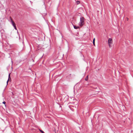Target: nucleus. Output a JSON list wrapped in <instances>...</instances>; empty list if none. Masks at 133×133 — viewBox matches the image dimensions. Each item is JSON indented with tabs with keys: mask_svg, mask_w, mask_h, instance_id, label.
<instances>
[{
	"mask_svg": "<svg viewBox=\"0 0 133 133\" xmlns=\"http://www.w3.org/2000/svg\"><path fill=\"white\" fill-rule=\"evenodd\" d=\"M14 28L16 29V30H17V28H16V26H14Z\"/></svg>",
	"mask_w": 133,
	"mask_h": 133,
	"instance_id": "9b49d317",
	"label": "nucleus"
},
{
	"mask_svg": "<svg viewBox=\"0 0 133 133\" xmlns=\"http://www.w3.org/2000/svg\"><path fill=\"white\" fill-rule=\"evenodd\" d=\"M30 2L31 3H32V2H31V1H30Z\"/></svg>",
	"mask_w": 133,
	"mask_h": 133,
	"instance_id": "4468645a",
	"label": "nucleus"
},
{
	"mask_svg": "<svg viewBox=\"0 0 133 133\" xmlns=\"http://www.w3.org/2000/svg\"><path fill=\"white\" fill-rule=\"evenodd\" d=\"M11 62H12V61H11Z\"/></svg>",
	"mask_w": 133,
	"mask_h": 133,
	"instance_id": "2eb2a0df",
	"label": "nucleus"
},
{
	"mask_svg": "<svg viewBox=\"0 0 133 133\" xmlns=\"http://www.w3.org/2000/svg\"><path fill=\"white\" fill-rule=\"evenodd\" d=\"M112 42V38H109L108 41V43L109 47L110 48L111 46V45Z\"/></svg>",
	"mask_w": 133,
	"mask_h": 133,
	"instance_id": "f03ea898",
	"label": "nucleus"
},
{
	"mask_svg": "<svg viewBox=\"0 0 133 133\" xmlns=\"http://www.w3.org/2000/svg\"><path fill=\"white\" fill-rule=\"evenodd\" d=\"M88 75L85 78V80L86 81H87L88 79Z\"/></svg>",
	"mask_w": 133,
	"mask_h": 133,
	"instance_id": "39448f33",
	"label": "nucleus"
},
{
	"mask_svg": "<svg viewBox=\"0 0 133 133\" xmlns=\"http://www.w3.org/2000/svg\"><path fill=\"white\" fill-rule=\"evenodd\" d=\"M10 19L11 20L10 22H11V23L12 25L13 26H15L16 24H15V22H14L12 21L11 18L10 17Z\"/></svg>",
	"mask_w": 133,
	"mask_h": 133,
	"instance_id": "7ed1b4c3",
	"label": "nucleus"
},
{
	"mask_svg": "<svg viewBox=\"0 0 133 133\" xmlns=\"http://www.w3.org/2000/svg\"><path fill=\"white\" fill-rule=\"evenodd\" d=\"M84 24V18L83 17H81L80 18V21L79 23V25L81 26H82Z\"/></svg>",
	"mask_w": 133,
	"mask_h": 133,
	"instance_id": "f257e3e1",
	"label": "nucleus"
},
{
	"mask_svg": "<svg viewBox=\"0 0 133 133\" xmlns=\"http://www.w3.org/2000/svg\"><path fill=\"white\" fill-rule=\"evenodd\" d=\"M127 18V20L128 21V20L129 19V18Z\"/></svg>",
	"mask_w": 133,
	"mask_h": 133,
	"instance_id": "ddd939ff",
	"label": "nucleus"
},
{
	"mask_svg": "<svg viewBox=\"0 0 133 133\" xmlns=\"http://www.w3.org/2000/svg\"><path fill=\"white\" fill-rule=\"evenodd\" d=\"M93 45L95 46V38H94L93 40Z\"/></svg>",
	"mask_w": 133,
	"mask_h": 133,
	"instance_id": "423d86ee",
	"label": "nucleus"
},
{
	"mask_svg": "<svg viewBox=\"0 0 133 133\" xmlns=\"http://www.w3.org/2000/svg\"><path fill=\"white\" fill-rule=\"evenodd\" d=\"M76 2L77 4H79L80 2L79 1H77Z\"/></svg>",
	"mask_w": 133,
	"mask_h": 133,
	"instance_id": "9d476101",
	"label": "nucleus"
},
{
	"mask_svg": "<svg viewBox=\"0 0 133 133\" xmlns=\"http://www.w3.org/2000/svg\"><path fill=\"white\" fill-rule=\"evenodd\" d=\"M5 103L6 102L5 101H4L3 102V103L4 104H5V105L6 106V105L5 104Z\"/></svg>",
	"mask_w": 133,
	"mask_h": 133,
	"instance_id": "1a4fd4ad",
	"label": "nucleus"
},
{
	"mask_svg": "<svg viewBox=\"0 0 133 133\" xmlns=\"http://www.w3.org/2000/svg\"><path fill=\"white\" fill-rule=\"evenodd\" d=\"M8 81H9V80H8L7 82H6V83H7V85L8 84Z\"/></svg>",
	"mask_w": 133,
	"mask_h": 133,
	"instance_id": "f8f14e48",
	"label": "nucleus"
},
{
	"mask_svg": "<svg viewBox=\"0 0 133 133\" xmlns=\"http://www.w3.org/2000/svg\"><path fill=\"white\" fill-rule=\"evenodd\" d=\"M10 74H9V76H8V80L9 81V80L10 79H11V78H10Z\"/></svg>",
	"mask_w": 133,
	"mask_h": 133,
	"instance_id": "0eeeda50",
	"label": "nucleus"
},
{
	"mask_svg": "<svg viewBox=\"0 0 133 133\" xmlns=\"http://www.w3.org/2000/svg\"><path fill=\"white\" fill-rule=\"evenodd\" d=\"M39 131L42 133H44V132L43 131L40 130V129H39Z\"/></svg>",
	"mask_w": 133,
	"mask_h": 133,
	"instance_id": "6e6552de",
	"label": "nucleus"
},
{
	"mask_svg": "<svg viewBox=\"0 0 133 133\" xmlns=\"http://www.w3.org/2000/svg\"><path fill=\"white\" fill-rule=\"evenodd\" d=\"M74 28L76 29H77L79 28V27L78 26H76L74 25Z\"/></svg>",
	"mask_w": 133,
	"mask_h": 133,
	"instance_id": "20e7f679",
	"label": "nucleus"
}]
</instances>
